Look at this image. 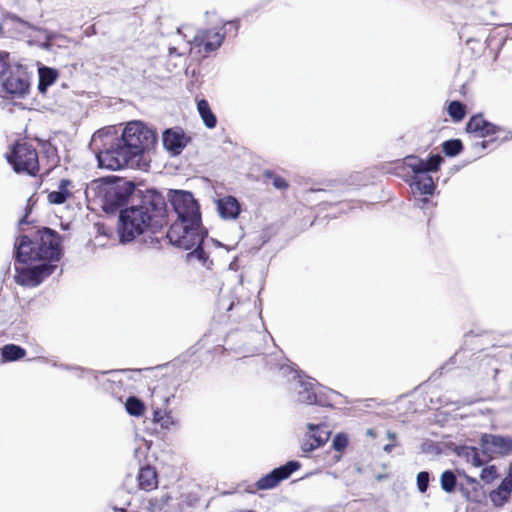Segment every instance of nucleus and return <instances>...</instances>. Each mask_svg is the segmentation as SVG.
Listing matches in <instances>:
<instances>
[{"label":"nucleus","instance_id":"39","mask_svg":"<svg viewBox=\"0 0 512 512\" xmlns=\"http://www.w3.org/2000/svg\"><path fill=\"white\" fill-rule=\"evenodd\" d=\"M465 479H466V481H467L469 484H477L476 479H475V478H473V477H470V476H468V475H465Z\"/></svg>","mask_w":512,"mask_h":512},{"label":"nucleus","instance_id":"29","mask_svg":"<svg viewBox=\"0 0 512 512\" xmlns=\"http://www.w3.org/2000/svg\"><path fill=\"white\" fill-rule=\"evenodd\" d=\"M463 150V143L460 139H450L442 143V151L448 157H454Z\"/></svg>","mask_w":512,"mask_h":512},{"label":"nucleus","instance_id":"14","mask_svg":"<svg viewBox=\"0 0 512 512\" xmlns=\"http://www.w3.org/2000/svg\"><path fill=\"white\" fill-rule=\"evenodd\" d=\"M467 133L474 134L477 137H489L499 132V126L487 121L482 114H476L470 117L466 124Z\"/></svg>","mask_w":512,"mask_h":512},{"label":"nucleus","instance_id":"19","mask_svg":"<svg viewBox=\"0 0 512 512\" xmlns=\"http://www.w3.org/2000/svg\"><path fill=\"white\" fill-rule=\"evenodd\" d=\"M171 500L172 496L166 492L160 496L143 498L140 505L145 512H162Z\"/></svg>","mask_w":512,"mask_h":512},{"label":"nucleus","instance_id":"41","mask_svg":"<svg viewBox=\"0 0 512 512\" xmlns=\"http://www.w3.org/2000/svg\"><path fill=\"white\" fill-rule=\"evenodd\" d=\"M388 437H389L391 440H393V441H395V439H396V435H395L394 433H392V432H388Z\"/></svg>","mask_w":512,"mask_h":512},{"label":"nucleus","instance_id":"22","mask_svg":"<svg viewBox=\"0 0 512 512\" xmlns=\"http://www.w3.org/2000/svg\"><path fill=\"white\" fill-rule=\"evenodd\" d=\"M298 399L305 404L318 403L317 394L315 392L314 384L308 381L299 382Z\"/></svg>","mask_w":512,"mask_h":512},{"label":"nucleus","instance_id":"17","mask_svg":"<svg viewBox=\"0 0 512 512\" xmlns=\"http://www.w3.org/2000/svg\"><path fill=\"white\" fill-rule=\"evenodd\" d=\"M186 144L187 139L185 138L183 131L167 129L163 133L164 147L174 154H179Z\"/></svg>","mask_w":512,"mask_h":512},{"label":"nucleus","instance_id":"25","mask_svg":"<svg viewBox=\"0 0 512 512\" xmlns=\"http://www.w3.org/2000/svg\"><path fill=\"white\" fill-rule=\"evenodd\" d=\"M447 113L455 123L461 122L467 114L466 105L458 100H453L447 105Z\"/></svg>","mask_w":512,"mask_h":512},{"label":"nucleus","instance_id":"16","mask_svg":"<svg viewBox=\"0 0 512 512\" xmlns=\"http://www.w3.org/2000/svg\"><path fill=\"white\" fill-rule=\"evenodd\" d=\"M2 88L8 94L23 95L29 88V82L19 73H10L3 80Z\"/></svg>","mask_w":512,"mask_h":512},{"label":"nucleus","instance_id":"35","mask_svg":"<svg viewBox=\"0 0 512 512\" xmlns=\"http://www.w3.org/2000/svg\"><path fill=\"white\" fill-rule=\"evenodd\" d=\"M497 477H498L497 468L494 465L484 467L480 474V478L486 483H491Z\"/></svg>","mask_w":512,"mask_h":512},{"label":"nucleus","instance_id":"42","mask_svg":"<svg viewBox=\"0 0 512 512\" xmlns=\"http://www.w3.org/2000/svg\"><path fill=\"white\" fill-rule=\"evenodd\" d=\"M26 218H27V215H25L24 218L21 219L20 224L26 223Z\"/></svg>","mask_w":512,"mask_h":512},{"label":"nucleus","instance_id":"9","mask_svg":"<svg viewBox=\"0 0 512 512\" xmlns=\"http://www.w3.org/2000/svg\"><path fill=\"white\" fill-rule=\"evenodd\" d=\"M133 190L134 186L128 182H117L106 186L102 196L103 209L108 213H114L128 202Z\"/></svg>","mask_w":512,"mask_h":512},{"label":"nucleus","instance_id":"27","mask_svg":"<svg viewBox=\"0 0 512 512\" xmlns=\"http://www.w3.org/2000/svg\"><path fill=\"white\" fill-rule=\"evenodd\" d=\"M126 410L129 415L139 417L145 412V404L138 398L130 396L125 403Z\"/></svg>","mask_w":512,"mask_h":512},{"label":"nucleus","instance_id":"18","mask_svg":"<svg viewBox=\"0 0 512 512\" xmlns=\"http://www.w3.org/2000/svg\"><path fill=\"white\" fill-rule=\"evenodd\" d=\"M73 183L70 179H61L58 184V190L51 191L47 195V200L50 204L60 205L65 203L68 199L73 197L71 188Z\"/></svg>","mask_w":512,"mask_h":512},{"label":"nucleus","instance_id":"24","mask_svg":"<svg viewBox=\"0 0 512 512\" xmlns=\"http://www.w3.org/2000/svg\"><path fill=\"white\" fill-rule=\"evenodd\" d=\"M58 78V71L50 67H42L39 69L38 89L44 92Z\"/></svg>","mask_w":512,"mask_h":512},{"label":"nucleus","instance_id":"34","mask_svg":"<svg viewBox=\"0 0 512 512\" xmlns=\"http://www.w3.org/2000/svg\"><path fill=\"white\" fill-rule=\"evenodd\" d=\"M349 444L348 436L345 433H338L332 441V447L335 451L343 452Z\"/></svg>","mask_w":512,"mask_h":512},{"label":"nucleus","instance_id":"36","mask_svg":"<svg viewBox=\"0 0 512 512\" xmlns=\"http://www.w3.org/2000/svg\"><path fill=\"white\" fill-rule=\"evenodd\" d=\"M429 485V473L421 471L417 475V486L420 492L425 493Z\"/></svg>","mask_w":512,"mask_h":512},{"label":"nucleus","instance_id":"32","mask_svg":"<svg viewBox=\"0 0 512 512\" xmlns=\"http://www.w3.org/2000/svg\"><path fill=\"white\" fill-rule=\"evenodd\" d=\"M466 459L474 467H480L484 465L488 459H483L480 456L479 450L476 447H469L466 451Z\"/></svg>","mask_w":512,"mask_h":512},{"label":"nucleus","instance_id":"30","mask_svg":"<svg viewBox=\"0 0 512 512\" xmlns=\"http://www.w3.org/2000/svg\"><path fill=\"white\" fill-rule=\"evenodd\" d=\"M440 484H441V488L445 492H447V493L454 492L456 485H457V479H456L455 474L451 470H445L440 476Z\"/></svg>","mask_w":512,"mask_h":512},{"label":"nucleus","instance_id":"3","mask_svg":"<svg viewBox=\"0 0 512 512\" xmlns=\"http://www.w3.org/2000/svg\"><path fill=\"white\" fill-rule=\"evenodd\" d=\"M5 159L18 174L48 175L59 164L57 148L46 140L20 138L9 145Z\"/></svg>","mask_w":512,"mask_h":512},{"label":"nucleus","instance_id":"2","mask_svg":"<svg viewBox=\"0 0 512 512\" xmlns=\"http://www.w3.org/2000/svg\"><path fill=\"white\" fill-rule=\"evenodd\" d=\"M167 224L168 210L164 196L148 190L138 205L120 211L117 233L121 243H129L145 232H158Z\"/></svg>","mask_w":512,"mask_h":512},{"label":"nucleus","instance_id":"4","mask_svg":"<svg viewBox=\"0 0 512 512\" xmlns=\"http://www.w3.org/2000/svg\"><path fill=\"white\" fill-rule=\"evenodd\" d=\"M61 241L59 233L47 227L32 235H22L15 243L16 260L23 264L58 262L62 256Z\"/></svg>","mask_w":512,"mask_h":512},{"label":"nucleus","instance_id":"26","mask_svg":"<svg viewBox=\"0 0 512 512\" xmlns=\"http://www.w3.org/2000/svg\"><path fill=\"white\" fill-rule=\"evenodd\" d=\"M26 355V350L15 344H7L2 348L1 356L4 361L12 362L22 359Z\"/></svg>","mask_w":512,"mask_h":512},{"label":"nucleus","instance_id":"21","mask_svg":"<svg viewBox=\"0 0 512 512\" xmlns=\"http://www.w3.org/2000/svg\"><path fill=\"white\" fill-rule=\"evenodd\" d=\"M511 493L512 479L505 478L495 490L490 492L489 498L495 506L501 507L508 501Z\"/></svg>","mask_w":512,"mask_h":512},{"label":"nucleus","instance_id":"7","mask_svg":"<svg viewBox=\"0 0 512 512\" xmlns=\"http://www.w3.org/2000/svg\"><path fill=\"white\" fill-rule=\"evenodd\" d=\"M131 150L126 147L121 138L115 139L110 146L98 153V161L101 167L110 170H119L128 166H136L140 160L135 154H130Z\"/></svg>","mask_w":512,"mask_h":512},{"label":"nucleus","instance_id":"23","mask_svg":"<svg viewBox=\"0 0 512 512\" xmlns=\"http://www.w3.org/2000/svg\"><path fill=\"white\" fill-rule=\"evenodd\" d=\"M197 109L207 128L212 129L216 127L217 119L215 114L212 112L207 100L202 99L198 101Z\"/></svg>","mask_w":512,"mask_h":512},{"label":"nucleus","instance_id":"33","mask_svg":"<svg viewBox=\"0 0 512 512\" xmlns=\"http://www.w3.org/2000/svg\"><path fill=\"white\" fill-rule=\"evenodd\" d=\"M499 132L497 133H494V137L490 140V141H483L482 142V147L485 148L486 145L488 143H492V142H505V141H509L512 139V132L511 131H507L505 130L504 128L500 127L499 126Z\"/></svg>","mask_w":512,"mask_h":512},{"label":"nucleus","instance_id":"15","mask_svg":"<svg viewBox=\"0 0 512 512\" xmlns=\"http://www.w3.org/2000/svg\"><path fill=\"white\" fill-rule=\"evenodd\" d=\"M159 478L155 467L151 465L143 466L137 474V485L140 490L151 492L158 488Z\"/></svg>","mask_w":512,"mask_h":512},{"label":"nucleus","instance_id":"13","mask_svg":"<svg viewBox=\"0 0 512 512\" xmlns=\"http://www.w3.org/2000/svg\"><path fill=\"white\" fill-rule=\"evenodd\" d=\"M482 451L492 459V454L506 455L512 452V439L485 434L481 440Z\"/></svg>","mask_w":512,"mask_h":512},{"label":"nucleus","instance_id":"31","mask_svg":"<svg viewBox=\"0 0 512 512\" xmlns=\"http://www.w3.org/2000/svg\"><path fill=\"white\" fill-rule=\"evenodd\" d=\"M263 176L266 180L271 181L274 188L278 190H287L289 188L288 181L271 170L264 171Z\"/></svg>","mask_w":512,"mask_h":512},{"label":"nucleus","instance_id":"11","mask_svg":"<svg viewBox=\"0 0 512 512\" xmlns=\"http://www.w3.org/2000/svg\"><path fill=\"white\" fill-rule=\"evenodd\" d=\"M56 268L55 264L41 263L30 268H15V281L21 286H38L45 278L50 276Z\"/></svg>","mask_w":512,"mask_h":512},{"label":"nucleus","instance_id":"5","mask_svg":"<svg viewBox=\"0 0 512 512\" xmlns=\"http://www.w3.org/2000/svg\"><path fill=\"white\" fill-rule=\"evenodd\" d=\"M443 161V157L439 154L431 155L427 160L417 155L410 154L396 164L395 170L405 169L406 167L409 168L414 174L410 184L413 193L432 195L435 190V184L428 173L437 172Z\"/></svg>","mask_w":512,"mask_h":512},{"label":"nucleus","instance_id":"37","mask_svg":"<svg viewBox=\"0 0 512 512\" xmlns=\"http://www.w3.org/2000/svg\"><path fill=\"white\" fill-rule=\"evenodd\" d=\"M10 65L8 62V55L0 54V76L5 74V72L9 69Z\"/></svg>","mask_w":512,"mask_h":512},{"label":"nucleus","instance_id":"6","mask_svg":"<svg viewBox=\"0 0 512 512\" xmlns=\"http://www.w3.org/2000/svg\"><path fill=\"white\" fill-rule=\"evenodd\" d=\"M120 138L131 150L130 154H135L139 160L145 151L155 145L157 140L155 131L140 121L127 123Z\"/></svg>","mask_w":512,"mask_h":512},{"label":"nucleus","instance_id":"1","mask_svg":"<svg viewBox=\"0 0 512 512\" xmlns=\"http://www.w3.org/2000/svg\"><path fill=\"white\" fill-rule=\"evenodd\" d=\"M171 204L177 214V220L167 231L170 243L184 250H192L187 253L188 261L197 259L202 264L208 260V254L203 249V242L207 231L201 224L200 208L192 193L175 191L171 197Z\"/></svg>","mask_w":512,"mask_h":512},{"label":"nucleus","instance_id":"12","mask_svg":"<svg viewBox=\"0 0 512 512\" xmlns=\"http://www.w3.org/2000/svg\"><path fill=\"white\" fill-rule=\"evenodd\" d=\"M308 432L305 434L301 444L304 452H311L323 446L330 438L331 431L325 423L307 424Z\"/></svg>","mask_w":512,"mask_h":512},{"label":"nucleus","instance_id":"8","mask_svg":"<svg viewBox=\"0 0 512 512\" xmlns=\"http://www.w3.org/2000/svg\"><path fill=\"white\" fill-rule=\"evenodd\" d=\"M227 28L238 30V23L230 21L220 28H211L200 30L194 36L191 46L202 57H207L210 53L216 51L222 45Z\"/></svg>","mask_w":512,"mask_h":512},{"label":"nucleus","instance_id":"40","mask_svg":"<svg viewBox=\"0 0 512 512\" xmlns=\"http://www.w3.org/2000/svg\"><path fill=\"white\" fill-rule=\"evenodd\" d=\"M169 54L170 55H180V53L177 51V48L176 47H169Z\"/></svg>","mask_w":512,"mask_h":512},{"label":"nucleus","instance_id":"10","mask_svg":"<svg viewBox=\"0 0 512 512\" xmlns=\"http://www.w3.org/2000/svg\"><path fill=\"white\" fill-rule=\"evenodd\" d=\"M301 464L297 461H289L285 465L273 469L270 473L261 477L255 484L247 488L248 493H256L258 490H269L279 485L291 474L300 468Z\"/></svg>","mask_w":512,"mask_h":512},{"label":"nucleus","instance_id":"28","mask_svg":"<svg viewBox=\"0 0 512 512\" xmlns=\"http://www.w3.org/2000/svg\"><path fill=\"white\" fill-rule=\"evenodd\" d=\"M153 422L159 424L163 429H169L175 423L171 413L161 409L154 411Z\"/></svg>","mask_w":512,"mask_h":512},{"label":"nucleus","instance_id":"38","mask_svg":"<svg viewBox=\"0 0 512 512\" xmlns=\"http://www.w3.org/2000/svg\"><path fill=\"white\" fill-rule=\"evenodd\" d=\"M394 447H395V443H390V444H386L383 449L385 452L391 453Z\"/></svg>","mask_w":512,"mask_h":512},{"label":"nucleus","instance_id":"20","mask_svg":"<svg viewBox=\"0 0 512 512\" xmlns=\"http://www.w3.org/2000/svg\"><path fill=\"white\" fill-rule=\"evenodd\" d=\"M218 211L224 219H235L238 217L241 208L235 197L226 196L218 200Z\"/></svg>","mask_w":512,"mask_h":512}]
</instances>
